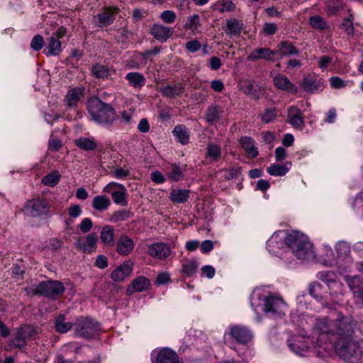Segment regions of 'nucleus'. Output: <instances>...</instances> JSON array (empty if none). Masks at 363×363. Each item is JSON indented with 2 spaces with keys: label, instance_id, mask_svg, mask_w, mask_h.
Listing matches in <instances>:
<instances>
[{
  "label": "nucleus",
  "instance_id": "1",
  "mask_svg": "<svg viewBox=\"0 0 363 363\" xmlns=\"http://www.w3.org/2000/svg\"><path fill=\"white\" fill-rule=\"evenodd\" d=\"M354 323L351 317L338 314L335 320L318 319L314 325L317 344L328 351L334 348L336 353L348 363H357L362 357L360 345L352 340Z\"/></svg>",
  "mask_w": 363,
  "mask_h": 363
},
{
  "label": "nucleus",
  "instance_id": "2",
  "mask_svg": "<svg viewBox=\"0 0 363 363\" xmlns=\"http://www.w3.org/2000/svg\"><path fill=\"white\" fill-rule=\"evenodd\" d=\"M284 242L298 259L310 260L315 257L313 245L303 233L295 230L289 232Z\"/></svg>",
  "mask_w": 363,
  "mask_h": 363
},
{
  "label": "nucleus",
  "instance_id": "3",
  "mask_svg": "<svg viewBox=\"0 0 363 363\" xmlns=\"http://www.w3.org/2000/svg\"><path fill=\"white\" fill-rule=\"evenodd\" d=\"M87 109L91 118L99 123L111 125L116 119L113 108L97 97L88 101Z\"/></svg>",
  "mask_w": 363,
  "mask_h": 363
},
{
  "label": "nucleus",
  "instance_id": "4",
  "mask_svg": "<svg viewBox=\"0 0 363 363\" xmlns=\"http://www.w3.org/2000/svg\"><path fill=\"white\" fill-rule=\"evenodd\" d=\"M258 301H264V311L272 315L284 314L286 305L282 298L274 296H264L262 291L255 290L251 295V306L256 309L260 303Z\"/></svg>",
  "mask_w": 363,
  "mask_h": 363
},
{
  "label": "nucleus",
  "instance_id": "5",
  "mask_svg": "<svg viewBox=\"0 0 363 363\" xmlns=\"http://www.w3.org/2000/svg\"><path fill=\"white\" fill-rule=\"evenodd\" d=\"M26 291L29 294L40 295L50 299H56L63 294L65 288L60 281L49 280L42 281L36 286L26 288Z\"/></svg>",
  "mask_w": 363,
  "mask_h": 363
},
{
  "label": "nucleus",
  "instance_id": "6",
  "mask_svg": "<svg viewBox=\"0 0 363 363\" xmlns=\"http://www.w3.org/2000/svg\"><path fill=\"white\" fill-rule=\"evenodd\" d=\"M99 325L88 317L80 316L74 322V334L85 339L95 338L99 335Z\"/></svg>",
  "mask_w": 363,
  "mask_h": 363
},
{
  "label": "nucleus",
  "instance_id": "7",
  "mask_svg": "<svg viewBox=\"0 0 363 363\" xmlns=\"http://www.w3.org/2000/svg\"><path fill=\"white\" fill-rule=\"evenodd\" d=\"M337 259H325L324 265L327 267H337L340 269H346L351 263L350 246L346 242H339L335 247Z\"/></svg>",
  "mask_w": 363,
  "mask_h": 363
},
{
  "label": "nucleus",
  "instance_id": "8",
  "mask_svg": "<svg viewBox=\"0 0 363 363\" xmlns=\"http://www.w3.org/2000/svg\"><path fill=\"white\" fill-rule=\"evenodd\" d=\"M290 350L296 354L305 356L315 347L314 340L310 337L298 335L294 340H288Z\"/></svg>",
  "mask_w": 363,
  "mask_h": 363
},
{
  "label": "nucleus",
  "instance_id": "9",
  "mask_svg": "<svg viewBox=\"0 0 363 363\" xmlns=\"http://www.w3.org/2000/svg\"><path fill=\"white\" fill-rule=\"evenodd\" d=\"M50 206L48 202L43 199H33L28 201L23 208V213L30 217H38L47 214Z\"/></svg>",
  "mask_w": 363,
  "mask_h": 363
},
{
  "label": "nucleus",
  "instance_id": "10",
  "mask_svg": "<svg viewBox=\"0 0 363 363\" xmlns=\"http://www.w3.org/2000/svg\"><path fill=\"white\" fill-rule=\"evenodd\" d=\"M317 277L328 285L330 295L342 294L343 285L337 281V275L333 271H322L318 273Z\"/></svg>",
  "mask_w": 363,
  "mask_h": 363
},
{
  "label": "nucleus",
  "instance_id": "11",
  "mask_svg": "<svg viewBox=\"0 0 363 363\" xmlns=\"http://www.w3.org/2000/svg\"><path fill=\"white\" fill-rule=\"evenodd\" d=\"M97 241V235L91 233L85 237L78 238L74 242V246L79 252L91 253L96 250Z\"/></svg>",
  "mask_w": 363,
  "mask_h": 363
},
{
  "label": "nucleus",
  "instance_id": "12",
  "mask_svg": "<svg viewBox=\"0 0 363 363\" xmlns=\"http://www.w3.org/2000/svg\"><path fill=\"white\" fill-rule=\"evenodd\" d=\"M228 335L242 345H247L252 338V332L247 328L242 325L232 326Z\"/></svg>",
  "mask_w": 363,
  "mask_h": 363
},
{
  "label": "nucleus",
  "instance_id": "13",
  "mask_svg": "<svg viewBox=\"0 0 363 363\" xmlns=\"http://www.w3.org/2000/svg\"><path fill=\"white\" fill-rule=\"evenodd\" d=\"M148 255L157 259H167L171 254L169 246L164 242H155L150 245L147 249Z\"/></svg>",
  "mask_w": 363,
  "mask_h": 363
},
{
  "label": "nucleus",
  "instance_id": "14",
  "mask_svg": "<svg viewBox=\"0 0 363 363\" xmlns=\"http://www.w3.org/2000/svg\"><path fill=\"white\" fill-rule=\"evenodd\" d=\"M152 357L155 358L153 363H179V362L177 353L169 348H163L159 352L153 351Z\"/></svg>",
  "mask_w": 363,
  "mask_h": 363
},
{
  "label": "nucleus",
  "instance_id": "15",
  "mask_svg": "<svg viewBox=\"0 0 363 363\" xmlns=\"http://www.w3.org/2000/svg\"><path fill=\"white\" fill-rule=\"evenodd\" d=\"M323 86V80L315 75L305 76L301 83L302 89L307 92L313 93Z\"/></svg>",
  "mask_w": 363,
  "mask_h": 363
},
{
  "label": "nucleus",
  "instance_id": "16",
  "mask_svg": "<svg viewBox=\"0 0 363 363\" xmlns=\"http://www.w3.org/2000/svg\"><path fill=\"white\" fill-rule=\"evenodd\" d=\"M276 51L272 50L267 48H258L255 49L247 57L250 61H257L259 60H265L267 61H274Z\"/></svg>",
  "mask_w": 363,
  "mask_h": 363
},
{
  "label": "nucleus",
  "instance_id": "17",
  "mask_svg": "<svg viewBox=\"0 0 363 363\" xmlns=\"http://www.w3.org/2000/svg\"><path fill=\"white\" fill-rule=\"evenodd\" d=\"M133 262L128 260L123 264L115 269L111 273V279L115 281H123L125 277H128L133 270Z\"/></svg>",
  "mask_w": 363,
  "mask_h": 363
},
{
  "label": "nucleus",
  "instance_id": "18",
  "mask_svg": "<svg viewBox=\"0 0 363 363\" xmlns=\"http://www.w3.org/2000/svg\"><path fill=\"white\" fill-rule=\"evenodd\" d=\"M150 33L156 40L162 43L167 41L173 34L171 28L157 23L151 26Z\"/></svg>",
  "mask_w": 363,
  "mask_h": 363
},
{
  "label": "nucleus",
  "instance_id": "19",
  "mask_svg": "<svg viewBox=\"0 0 363 363\" xmlns=\"http://www.w3.org/2000/svg\"><path fill=\"white\" fill-rule=\"evenodd\" d=\"M287 121L295 128H302L304 121L302 111L294 106L288 108Z\"/></svg>",
  "mask_w": 363,
  "mask_h": 363
},
{
  "label": "nucleus",
  "instance_id": "20",
  "mask_svg": "<svg viewBox=\"0 0 363 363\" xmlns=\"http://www.w3.org/2000/svg\"><path fill=\"white\" fill-rule=\"evenodd\" d=\"M135 243L132 238L126 235L120 236L117 242L116 250L122 256L129 255L133 250Z\"/></svg>",
  "mask_w": 363,
  "mask_h": 363
},
{
  "label": "nucleus",
  "instance_id": "21",
  "mask_svg": "<svg viewBox=\"0 0 363 363\" xmlns=\"http://www.w3.org/2000/svg\"><path fill=\"white\" fill-rule=\"evenodd\" d=\"M274 84L275 86L282 91L296 94L298 91V87L291 82L289 79L283 75L277 74L274 77Z\"/></svg>",
  "mask_w": 363,
  "mask_h": 363
},
{
  "label": "nucleus",
  "instance_id": "22",
  "mask_svg": "<svg viewBox=\"0 0 363 363\" xmlns=\"http://www.w3.org/2000/svg\"><path fill=\"white\" fill-rule=\"evenodd\" d=\"M239 142L248 158L253 159L258 156L259 151L254 139L248 136H242Z\"/></svg>",
  "mask_w": 363,
  "mask_h": 363
},
{
  "label": "nucleus",
  "instance_id": "23",
  "mask_svg": "<svg viewBox=\"0 0 363 363\" xmlns=\"http://www.w3.org/2000/svg\"><path fill=\"white\" fill-rule=\"evenodd\" d=\"M150 286V282L148 279L140 276L135 278L131 284L127 288L128 294H133L135 292H142L147 290Z\"/></svg>",
  "mask_w": 363,
  "mask_h": 363
},
{
  "label": "nucleus",
  "instance_id": "24",
  "mask_svg": "<svg viewBox=\"0 0 363 363\" xmlns=\"http://www.w3.org/2000/svg\"><path fill=\"white\" fill-rule=\"evenodd\" d=\"M118 9L116 7L106 8L98 14L99 26L111 25L114 21V15L117 13Z\"/></svg>",
  "mask_w": 363,
  "mask_h": 363
},
{
  "label": "nucleus",
  "instance_id": "25",
  "mask_svg": "<svg viewBox=\"0 0 363 363\" xmlns=\"http://www.w3.org/2000/svg\"><path fill=\"white\" fill-rule=\"evenodd\" d=\"M74 327V323L67 320L63 314H60L55 317L54 320V328L59 333H66Z\"/></svg>",
  "mask_w": 363,
  "mask_h": 363
},
{
  "label": "nucleus",
  "instance_id": "26",
  "mask_svg": "<svg viewBox=\"0 0 363 363\" xmlns=\"http://www.w3.org/2000/svg\"><path fill=\"white\" fill-rule=\"evenodd\" d=\"M62 51L61 41L52 35L48 39L46 48L43 52L47 55H58Z\"/></svg>",
  "mask_w": 363,
  "mask_h": 363
},
{
  "label": "nucleus",
  "instance_id": "27",
  "mask_svg": "<svg viewBox=\"0 0 363 363\" xmlns=\"http://www.w3.org/2000/svg\"><path fill=\"white\" fill-rule=\"evenodd\" d=\"M222 157V150L219 145L209 143L206 147V159L211 163L219 161Z\"/></svg>",
  "mask_w": 363,
  "mask_h": 363
},
{
  "label": "nucleus",
  "instance_id": "28",
  "mask_svg": "<svg viewBox=\"0 0 363 363\" xmlns=\"http://www.w3.org/2000/svg\"><path fill=\"white\" fill-rule=\"evenodd\" d=\"M125 79L128 81L129 86L134 89H141L146 83L145 76L137 72L128 73Z\"/></svg>",
  "mask_w": 363,
  "mask_h": 363
},
{
  "label": "nucleus",
  "instance_id": "29",
  "mask_svg": "<svg viewBox=\"0 0 363 363\" xmlns=\"http://www.w3.org/2000/svg\"><path fill=\"white\" fill-rule=\"evenodd\" d=\"M199 268V263L195 259H186L182 264L181 274L184 277L194 276Z\"/></svg>",
  "mask_w": 363,
  "mask_h": 363
},
{
  "label": "nucleus",
  "instance_id": "30",
  "mask_svg": "<svg viewBox=\"0 0 363 363\" xmlns=\"http://www.w3.org/2000/svg\"><path fill=\"white\" fill-rule=\"evenodd\" d=\"M186 165L180 167L176 164H171L167 167V175L169 179L173 182L182 180L184 177V173L186 171Z\"/></svg>",
  "mask_w": 363,
  "mask_h": 363
},
{
  "label": "nucleus",
  "instance_id": "31",
  "mask_svg": "<svg viewBox=\"0 0 363 363\" xmlns=\"http://www.w3.org/2000/svg\"><path fill=\"white\" fill-rule=\"evenodd\" d=\"M111 204V200L108 196L105 195H99L93 199L91 206L97 211L104 212L108 208Z\"/></svg>",
  "mask_w": 363,
  "mask_h": 363
},
{
  "label": "nucleus",
  "instance_id": "32",
  "mask_svg": "<svg viewBox=\"0 0 363 363\" xmlns=\"http://www.w3.org/2000/svg\"><path fill=\"white\" fill-rule=\"evenodd\" d=\"M111 68L106 65L95 63L91 67V73L98 79H108L111 75Z\"/></svg>",
  "mask_w": 363,
  "mask_h": 363
},
{
  "label": "nucleus",
  "instance_id": "33",
  "mask_svg": "<svg viewBox=\"0 0 363 363\" xmlns=\"http://www.w3.org/2000/svg\"><path fill=\"white\" fill-rule=\"evenodd\" d=\"M291 163L286 162L285 164H274L267 168V172L272 176H284L290 169Z\"/></svg>",
  "mask_w": 363,
  "mask_h": 363
},
{
  "label": "nucleus",
  "instance_id": "34",
  "mask_svg": "<svg viewBox=\"0 0 363 363\" xmlns=\"http://www.w3.org/2000/svg\"><path fill=\"white\" fill-rule=\"evenodd\" d=\"M189 194L190 191L187 189H172L169 194V199L174 203H183L189 199Z\"/></svg>",
  "mask_w": 363,
  "mask_h": 363
},
{
  "label": "nucleus",
  "instance_id": "35",
  "mask_svg": "<svg viewBox=\"0 0 363 363\" xmlns=\"http://www.w3.org/2000/svg\"><path fill=\"white\" fill-rule=\"evenodd\" d=\"M128 196L127 189L124 185L122 186V188H119L111 194V198L113 202L121 206H126L128 205Z\"/></svg>",
  "mask_w": 363,
  "mask_h": 363
},
{
  "label": "nucleus",
  "instance_id": "36",
  "mask_svg": "<svg viewBox=\"0 0 363 363\" xmlns=\"http://www.w3.org/2000/svg\"><path fill=\"white\" fill-rule=\"evenodd\" d=\"M223 110L218 106H210L206 111V121L209 124L217 123L221 117Z\"/></svg>",
  "mask_w": 363,
  "mask_h": 363
},
{
  "label": "nucleus",
  "instance_id": "37",
  "mask_svg": "<svg viewBox=\"0 0 363 363\" xmlns=\"http://www.w3.org/2000/svg\"><path fill=\"white\" fill-rule=\"evenodd\" d=\"M101 241L106 246H112L114 243V228L110 225H105L100 233Z\"/></svg>",
  "mask_w": 363,
  "mask_h": 363
},
{
  "label": "nucleus",
  "instance_id": "38",
  "mask_svg": "<svg viewBox=\"0 0 363 363\" xmlns=\"http://www.w3.org/2000/svg\"><path fill=\"white\" fill-rule=\"evenodd\" d=\"M82 95L83 91L79 87L69 90L65 97L67 106L68 107L75 106Z\"/></svg>",
  "mask_w": 363,
  "mask_h": 363
},
{
  "label": "nucleus",
  "instance_id": "39",
  "mask_svg": "<svg viewBox=\"0 0 363 363\" xmlns=\"http://www.w3.org/2000/svg\"><path fill=\"white\" fill-rule=\"evenodd\" d=\"M279 52L281 57L297 55L298 50L289 41H281L278 45Z\"/></svg>",
  "mask_w": 363,
  "mask_h": 363
},
{
  "label": "nucleus",
  "instance_id": "40",
  "mask_svg": "<svg viewBox=\"0 0 363 363\" xmlns=\"http://www.w3.org/2000/svg\"><path fill=\"white\" fill-rule=\"evenodd\" d=\"M348 285L354 290V294L359 296L363 302V279L358 276L354 277L348 280Z\"/></svg>",
  "mask_w": 363,
  "mask_h": 363
},
{
  "label": "nucleus",
  "instance_id": "41",
  "mask_svg": "<svg viewBox=\"0 0 363 363\" xmlns=\"http://www.w3.org/2000/svg\"><path fill=\"white\" fill-rule=\"evenodd\" d=\"M308 291L311 296L320 301L323 299L327 294V290H323V286L317 281L309 285Z\"/></svg>",
  "mask_w": 363,
  "mask_h": 363
},
{
  "label": "nucleus",
  "instance_id": "42",
  "mask_svg": "<svg viewBox=\"0 0 363 363\" xmlns=\"http://www.w3.org/2000/svg\"><path fill=\"white\" fill-rule=\"evenodd\" d=\"M74 144L80 149L86 151L93 150L96 147V143L94 138L81 137L75 140Z\"/></svg>",
  "mask_w": 363,
  "mask_h": 363
},
{
  "label": "nucleus",
  "instance_id": "43",
  "mask_svg": "<svg viewBox=\"0 0 363 363\" xmlns=\"http://www.w3.org/2000/svg\"><path fill=\"white\" fill-rule=\"evenodd\" d=\"M172 133L181 144L186 145L189 143V135L186 128L178 125L174 127Z\"/></svg>",
  "mask_w": 363,
  "mask_h": 363
},
{
  "label": "nucleus",
  "instance_id": "44",
  "mask_svg": "<svg viewBox=\"0 0 363 363\" xmlns=\"http://www.w3.org/2000/svg\"><path fill=\"white\" fill-rule=\"evenodd\" d=\"M160 91L163 96L173 98L182 94V87L181 84L167 85L162 87Z\"/></svg>",
  "mask_w": 363,
  "mask_h": 363
},
{
  "label": "nucleus",
  "instance_id": "45",
  "mask_svg": "<svg viewBox=\"0 0 363 363\" xmlns=\"http://www.w3.org/2000/svg\"><path fill=\"white\" fill-rule=\"evenodd\" d=\"M133 216V213L131 211L126 209H121L114 211L111 214L110 220L113 223H118L127 220L128 219L132 218Z\"/></svg>",
  "mask_w": 363,
  "mask_h": 363
},
{
  "label": "nucleus",
  "instance_id": "46",
  "mask_svg": "<svg viewBox=\"0 0 363 363\" xmlns=\"http://www.w3.org/2000/svg\"><path fill=\"white\" fill-rule=\"evenodd\" d=\"M242 90L245 94L250 96L254 99H258L260 97L261 91L257 87L255 84L252 82H248L242 86Z\"/></svg>",
  "mask_w": 363,
  "mask_h": 363
},
{
  "label": "nucleus",
  "instance_id": "47",
  "mask_svg": "<svg viewBox=\"0 0 363 363\" xmlns=\"http://www.w3.org/2000/svg\"><path fill=\"white\" fill-rule=\"evenodd\" d=\"M341 27L350 39L354 37V28L353 23V16L352 14L343 19Z\"/></svg>",
  "mask_w": 363,
  "mask_h": 363
},
{
  "label": "nucleus",
  "instance_id": "48",
  "mask_svg": "<svg viewBox=\"0 0 363 363\" xmlns=\"http://www.w3.org/2000/svg\"><path fill=\"white\" fill-rule=\"evenodd\" d=\"M242 25L235 18H230L227 21L225 33L228 35H235L240 33Z\"/></svg>",
  "mask_w": 363,
  "mask_h": 363
},
{
  "label": "nucleus",
  "instance_id": "49",
  "mask_svg": "<svg viewBox=\"0 0 363 363\" xmlns=\"http://www.w3.org/2000/svg\"><path fill=\"white\" fill-rule=\"evenodd\" d=\"M18 330L21 334V336L24 339L26 344L27 340L34 339L38 333L37 330L30 325H23Z\"/></svg>",
  "mask_w": 363,
  "mask_h": 363
},
{
  "label": "nucleus",
  "instance_id": "50",
  "mask_svg": "<svg viewBox=\"0 0 363 363\" xmlns=\"http://www.w3.org/2000/svg\"><path fill=\"white\" fill-rule=\"evenodd\" d=\"M110 173L117 179H125L130 175V168L124 165L123 167H114Z\"/></svg>",
  "mask_w": 363,
  "mask_h": 363
},
{
  "label": "nucleus",
  "instance_id": "51",
  "mask_svg": "<svg viewBox=\"0 0 363 363\" xmlns=\"http://www.w3.org/2000/svg\"><path fill=\"white\" fill-rule=\"evenodd\" d=\"M60 175L56 171L52 172L51 173L45 175L43 179L42 182L43 184L48 186H54L58 184L60 181Z\"/></svg>",
  "mask_w": 363,
  "mask_h": 363
},
{
  "label": "nucleus",
  "instance_id": "52",
  "mask_svg": "<svg viewBox=\"0 0 363 363\" xmlns=\"http://www.w3.org/2000/svg\"><path fill=\"white\" fill-rule=\"evenodd\" d=\"M310 26L314 29L324 30L327 28V23L323 18L320 16H313L309 18Z\"/></svg>",
  "mask_w": 363,
  "mask_h": 363
},
{
  "label": "nucleus",
  "instance_id": "53",
  "mask_svg": "<svg viewBox=\"0 0 363 363\" xmlns=\"http://www.w3.org/2000/svg\"><path fill=\"white\" fill-rule=\"evenodd\" d=\"M199 25V16L197 14H194L188 17L185 26L194 32L198 29Z\"/></svg>",
  "mask_w": 363,
  "mask_h": 363
},
{
  "label": "nucleus",
  "instance_id": "54",
  "mask_svg": "<svg viewBox=\"0 0 363 363\" xmlns=\"http://www.w3.org/2000/svg\"><path fill=\"white\" fill-rule=\"evenodd\" d=\"M9 345L19 349L26 346L24 339L21 336L19 330H18L14 337L10 340Z\"/></svg>",
  "mask_w": 363,
  "mask_h": 363
},
{
  "label": "nucleus",
  "instance_id": "55",
  "mask_svg": "<svg viewBox=\"0 0 363 363\" xmlns=\"http://www.w3.org/2000/svg\"><path fill=\"white\" fill-rule=\"evenodd\" d=\"M277 116V111L276 108H267L262 115V121L266 123L273 121Z\"/></svg>",
  "mask_w": 363,
  "mask_h": 363
},
{
  "label": "nucleus",
  "instance_id": "56",
  "mask_svg": "<svg viewBox=\"0 0 363 363\" xmlns=\"http://www.w3.org/2000/svg\"><path fill=\"white\" fill-rule=\"evenodd\" d=\"M44 45V39L40 35H35L30 43L31 48L35 51L41 50Z\"/></svg>",
  "mask_w": 363,
  "mask_h": 363
},
{
  "label": "nucleus",
  "instance_id": "57",
  "mask_svg": "<svg viewBox=\"0 0 363 363\" xmlns=\"http://www.w3.org/2000/svg\"><path fill=\"white\" fill-rule=\"evenodd\" d=\"M93 227L92 220L89 218H83L78 225V228L83 233H89Z\"/></svg>",
  "mask_w": 363,
  "mask_h": 363
},
{
  "label": "nucleus",
  "instance_id": "58",
  "mask_svg": "<svg viewBox=\"0 0 363 363\" xmlns=\"http://www.w3.org/2000/svg\"><path fill=\"white\" fill-rule=\"evenodd\" d=\"M176 17L175 13L170 10L164 11L160 14L161 19L166 23H172Z\"/></svg>",
  "mask_w": 363,
  "mask_h": 363
},
{
  "label": "nucleus",
  "instance_id": "59",
  "mask_svg": "<svg viewBox=\"0 0 363 363\" xmlns=\"http://www.w3.org/2000/svg\"><path fill=\"white\" fill-rule=\"evenodd\" d=\"M222 174V177L226 180H230L236 178L239 174V170L235 168H231L228 170H221L220 172Z\"/></svg>",
  "mask_w": 363,
  "mask_h": 363
},
{
  "label": "nucleus",
  "instance_id": "60",
  "mask_svg": "<svg viewBox=\"0 0 363 363\" xmlns=\"http://www.w3.org/2000/svg\"><path fill=\"white\" fill-rule=\"evenodd\" d=\"M82 210L79 205L73 204L68 208V215L69 217L77 218L81 216Z\"/></svg>",
  "mask_w": 363,
  "mask_h": 363
},
{
  "label": "nucleus",
  "instance_id": "61",
  "mask_svg": "<svg viewBox=\"0 0 363 363\" xmlns=\"http://www.w3.org/2000/svg\"><path fill=\"white\" fill-rule=\"evenodd\" d=\"M62 147V142L60 139L54 137H50L48 142V147L51 151H58Z\"/></svg>",
  "mask_w": 363,
  "mask_h": 363
},
{
  "label": "nucleus",
  "instance_id": "62",
  "mask_svg": "<svg viewBox=\"0 0 363 363\" xmlns=\"http://www.w3.org/2000/svg\"><path fill=\"white\" fill-rule=\"evenodd\" d=\"M122 186H123V184H121L111 182H109L108 184H106L104 187L103 191L105 193H109L111 194L113 191L118 190L119 188H122Z\"/></svg>",
  "mask_w": 363,
  "mask_h": 363
},
{
  "label": "nucleus",
  "instance_id": "63",
  "mask_svg": "<svg viewBox=\"0 0 363 363\" xmlns=\"http://www.w3.org/2000/svg\"><path fill=\"white\" fill-rule=\"evenodd\" d=\"M185 47H186V49L187 50H189V52H195L198 51L199 50H200L201 45V43L198 40H194L188 41L186 43Z\"/></svg>",
  "mask_w": 363,
  "mask_h": 363
},
{
  "label": "nucleus",
  "instance_id": "64",
  "mask_svg": "<svg viewBox=\"0 0 363 363\" xmlns=\"http://www.w3.org/2000/svg\"><path fill=\"white\" fill-rule=\"evenodd\" d=\"M330 86L334 89H341L345 86V82L338 77H333L330 79Z\"/></svg>",
  "mask_w": 363,
  "mask_h": 363
}]
</instances>
